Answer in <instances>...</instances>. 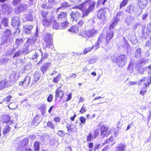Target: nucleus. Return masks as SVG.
I'll list each match as a JSON object with an SVG mask.
<instances>
[{
	"label": "nucleus",
	"instance_id": "a211bd4d",
	"mask_svg": "<svg viewBox=\"0 0 151 151\" xmlns=\"http://www.w3.org/2000/svg\"><path fill=\"white\" fill-rule=\"evenodd\" d=\"M147 0H139L138 2V5L140 8L143 9L145 8L147 4Z\"/></svg>",
	"mask_w": 151,
	"mask_h": 151
},
{
	"label": "nucleus",
	"instance_id": "c85d7f7f",
	"mask_svg": "<svg viewBox=\"0 0 151 151\" xmlns=\"http://www.w3.org/2000/svg\"><path fill=\"white\" fill-rule=\"evenodd\" d=\"M68 30L70 32L76 33L78 32L79 28L78 26L75 25L73 26L70 29H68Z\"/></svg>",
	"mask_w": 151,
	"mask_h": 151
},
{
	"label": "nucleus",
	"instance_id": "603ef678",
	"mask_svg": "<svg viewBox=\"0 0 151 151\" xmlns=\"http://www.w3.org/2000/svg\"><path fill=\"white\" fill-rule=\"evenodd\" d=\"M127 70L129 71H131L132 72L133 71V64L132 63H130L127 68Z\"/></svg>",
	"mask_w": 151,
	"mask_h": 151
},
{
	"label": "nucleus",
	"instance_id": "3c124183",
	"mask_svg": "<svg viewBox=\"0 0 151 151\" xmlns=\"http://www.w3.org/2000/svg\"><path fill=\"white\" fill-rule=\"evenodd\" d=\"M128 1L129 0H123L120 4V8L121 9L122 7L126 5Z\"/></svg>",
	"mask_w": 151,
	"mask_h": 151
},
{
	"label": "nucleus",
	"instance_id": "f03ea898",
	"mask_svg": "<svg viewBox=\"0 0 151 151\" xmlns=\"http://www.w3.org/2000/svg\"><path fill=\"white\" fill-rule=\"evenodd\" d=\"M1 40V45L5 46H6L13 41L11 32L9 29H7L5 30L4 35L2 37Z\"/></svg>",
	"mask_w": 151,
	"mask_h": 151
},
{
	"label": "nucleus",
	"instance_id": "f3484780",
	"mask_svg": "<svg viewBox=\"0 0 151 151\" xmlns=\"http://www.w3.org/2000/svg\"><path fill=\"white\" fill-rule=\"evenodd\" d=\"M143 81L144 84L146 87L148 86L151 82V76L150 77H144L139 81V82H142Z\"/></svg>",
	"mask_w": 151,
	"mask_h": 151
},
{
	"label": "nucleus",
	"instance_id": "c9c22d12",
	"mask_svg": "<svg viewBox=\"0 0 151 151\" xmlns=\"http://www.w3.org/2000/svg\"><path fill=\"white\" fill-rule=\"evenodd\" d=\"M46 43V46L47 48H52L53 47V41H45Z\"/></svg>",
	"mask_w": 151,
	"mask_h": 151
},
{
	"label": "nucleus",
	"instance_id": "5fc2aeb1",
	"mask_svg": "<svg viewBox=\"0 0 151 151\" xmlns=\"http://www.w3.org/2000/svg\"><path fill=\"white\" fill-rule=\"evenodd\" d=\"M104 39L103 37V35H101L99 37L97 42L100 45L104 41Z\"/></svg>",
	"mask_w": 151,
	"mask_h": 151
},
{
	"label": "nucleus",
	"instance_id": "49530a36",
	"mask_svg": "<svg viewBox=\"0 0 151 151\" xmlns=\"http://www.w3.org/2000/svg\"><path fill=\"white\" fill-rule=\"evenodd\" d=\"M53 28L54 29H58L60 28L58 26V24L56 21H54L52 24Z\"/></svg>",
	"mask_w": 151,
	"mask_h": 151
},
{
	"label": "nucleus",
	"instance_id": "c03bdc74",
	"mask_svg": "<svg viewBox=\"0 0 151 151\" xmlns=\"http://www.w3.org/2000/svg\"><path fill=\"white\" fill-rule=\"evenodd\" d=\"M68 23L67 22H65L63 23H61L60 24V25L61 27H60V29H63L66 28L68 25Z\"/></svg>",
	"mask_w": 151,
	"mask_h": 151
},
{
	"label": "nucleus",
	"instance_id": "864d4df0",
	"mask_svg": "<svg viewBox=\"0 0 151 151\" xmlns=\"http://www.w3.org/2000/svg\"><path fill=\"white\" fill-rule=\"evenodd\" d=\"M100 45L97 42L92 47V49H94L95 50H97L100 47Z\"/></svg>",
	"mask_w": 151,
	"mask_h": 151
},
{
	"label": "nucleus",
	"instance_id": "dca6fc26",
	"mask_svg": "<svg viewBox=\"0 0 151 151\" xmlns=\"http://www.w3.org/2000/svg\"><path fill=\"white\" fill-rule=\"evenodd\" d=\"M12 24L13 26L18 27L19 24V19L18 17H15L12 18Z\"/></svg>",
	"mask_w": 151,
	"mask_h": 151
},
{
	"label": "nucleus",
	"instance_id": "e433bc0d",
	"mask_svg": "<svg viewBox=\"0 0 151 151\" xmlns=\"http://www.w3.org/2000/svg\"><path fill=\"white\" fill-rule=\"evenodd\" d=\"M17 107V105L15 103H11L9 104V108L11 109H14Z\"/></svg>",
	"mask_w": 151,
	"mask_h": 151
},
{
	"label": "nucleus",
	"instance_id": "680f3d73",
	"mask_svg": "<svg viewBox=\"0 0 151 151\" xmlns=\"http://www.w3.org/2000/svg\"><path fill=\"white\" fill-rule=\"evenodd\" d=\"M32 67V65L30 63H29L27 65L24 66V68L27 70L30 69Z\"/></svg>",
	"mask_w": 151,
	"mask_h": 151
},
{
	"label": "nucleus",
	"instance_id": "f704fd0d",
	"mask_svg": "<svg viewBox=\"0 0 151 151\" xmlns=\"http://www.w3.org/2000/svg\"><path fill=\"white\" fill-rule=\"evenodd\" d=\"M141 50L140 48H139L137 49L135 51V57L136 58H138L141 56Z\"/></svg>",
	"mask_w": 151,
	"mask_h": 151
},
{
	"label": "nucleus",
	"instance_id": "6e6552de",
	"mask_svg": "<svg viewBox=\"0 0 151 151\" xmlns=\"http://www.w3.org/2000/svg\"><path fill=\"white\" fill-rule=\"evenodd\" d=\"M34 36L33 37H30L28 38L27 41V43L29 44L35 45L37 40V37H38V30L37 27L36 29V31L34 35Z\"/></svg>",
	"mask_w": 151,
	"mask_h": 151
},
{
	"label": "nucleus",
	"instance_id": "7ed1b4c3",
	"mask_svg": "<svg viewBox=\"0 0 151 151\" xmlns=\"http://www.w3.org/2000/svg\"><path fill=\"white\" fill-rule=\"evenodd\" d=\"M98 32V30L95 28L89 29L86 31L82 30L79 32V34L84 37L92 38L97 35Z\"/></svg>",
	"mask_w": 151,
	"mask_h": 151
},
{
	"label": "nucleus",
	"instance_id": "2eb2a0df",
	"mask_svg": "<svg viewBox=\"0 0 151 151\" xmlns=\"http://www.w3.org/2000/svg\"><path fill=\"white\" fill-rule=\"evenodd\" d=\"M109 128L106 125H104L100 128L101 135L102 137H104L106 135Z\"/></svg>",
	"mask_w": 151,
	"mask_h": 151
},
{
	"label": "nucleus",
	"instance_id": "473e14b6",
	"mask_svg": "<svg viewBox=\"0 0 151 151\" xmlns=\"http://www.w3.org/2000/svg\"><path fill=\"white\" fill-rule=\"evenodd\" d=\"M40 73L38 72H35L34 74V81L35 82H37L39 80L40 77Z\"/></svg>",
	"mask_w": 151,
	"mask_h": 151
},
{
	"label": "nucleus",
	"instance_id": "13d9d810",
	"mask_svg": "<svg viewBox=\"0 0 151 151\" xmlns=\"http://www.w3.org/2000/svg\"><path fill=\"white\" fill-rule=\"evenodd\" d=\"M113 137L111 136V137L108 139V140L105 142L103 144V145H105V144H107L108 143H109L110 142H112L113 141Z\"/></svg>",
	"mask_w": 151,
	"mask_h": 151
},
{
	"label": "nucleus",
	"instance_id": "bf43d9fd",
	"mask_svg": "<svg viewBox=\"0 0 151 151\" xmlns=\"http://www.w3.org/2000/svg\"><path fill=\"white\" fill-rule=\"evenodd\" d=\"M30 52L29 49L27 46H26L25 48L23 49V52L25 54H27Z\"/></svg>",
	"mask_w": 151,
	"mask_h": 151
},
{
	"label": "nucleus",
	"instance_id": "e2e57ef3",
	"mask_svg": "<svg viewBox=\"0 0 151 151\" xmlns=\"http://www.w3.org/2000/svg\"><path fill=\"white\" fill-rule=\"evenodd\" d=\"M42 16L43 18L46 17L48 15L47 12L45 11H42L41 12Z\"/></svg>",
	"mask_w": 151,
	"mask_h": 151
},
{
	"label": "nucleus",
	"instance_id": "79ce46f5",
	"mask_svg": "<svg viewBox=\"0 0 151 151\" xmlns=\"http://www.w3.org/2000/svg\"><path fill=\"white\" fill-rule=\"evenodd\" d=\"M94 139L93 136L91 132H89V134L87 137V141L91 142L92 139Z\"/></svg>",
	"mask_w": 151,
	"mask_h": 151
},
{
	"label": "nucleus",
	"instance_id": "0e129e2a",
	"mask_svg": "<svg viewBox=\"0 0 151 151\" xmlns=\"http://www.w3.org/2000/svg\"><path fill=\"white\" fill-rule=\"evenodd\" d=\"M53 99V96L52 94H50L47 98V100L48 102L52 101Z\"/></svg>",
	"mask_w": 151,
	"mask_h": 151
},
{
	"label": "nucleus",
	"instance_id": "1a4fd4ad",
	"mask_svg": "<svg viewBox=\"0 0 151 151\" xmlns=\"http://www.w3.org/2000/svg\"><path fill=\"white\" fill-rule=\"evenodd\" d=\"M11 85V83L9 80L4 79L1 81L0 83V90L4 89L5 88L8 87Z\"/></svg>",
	"mask_w": 151,
	"mask_h": 151
},
{
	"label": "nucleus",
	"instance_id": "412c9836",
	"mask_svg": "<svg viewBox=\"0 0 151 151\" xmlns=\"http://www.w3.org/2000/svg\"><path fill=\"white\" fill-rule=\"evenodd\" d=\"M33 28V26L31 25H27L24 27V31L26 33L30 34L31 33V29Z\"/></svg>",
	"mask_w": 151,
	"mask_h": 151
},
{
	"label": "nucleus",
	"instance_id": "f8f14e48",
	"mask_svg": "<svg viewBox=\"0 0 151 151\" xmlns=\"http://www.w3.org/2000/svg\"><path fill=\"white\" fill-rule=\"evenodd\" d=\"M114 35V32L112 31H110L107 32L105 39L106 45H108L110 41L113 37Z\"/></svg>",
	"mask_w": 151,
	"mask_h": 151
},
{
	"label": "nucleus",
	"instance_id": "0eeeda50",
	"mask_svg": "<svg viewBox=\"0 0 151 151\" xmlns=\"http://www.w3.org/2000/svg\"><path fill=\"white\" fill-rule=\"evenodd\" d=\"M28 139L27 138H24L19 142L18 145L17 149L19 151H21L24 149L27 145Z\"/></svg>",
	"mask_w": 151,
	"mask_h": 151
},
{
	"label": "nucleus",
	"instance_id": "7c9ffc66",
	"mask_svg": "<svg viewBox=\"0 0 151 151\" xmlns=\"http://www.w3.org/2000/svg\"><path fill=\"white\" fill-rule=\"evenodd\" d=\"M11 130V128L10 126L9 125L6 126L5 127L3 131L4 134L5 135L7 134L10 132Z\"/></svg>",
	"mask_w": 151,
	"mask_h": 151
},
{
	"label": "nucleus",
	"instance_id": "6e6d98bb",
	"mask_svg": "<svg viewBox=\"0 0 151 151\" xmlns=\"http://www.w3.org/2000/svg\"><path fill=\"white\" fill-rule=\"evenodd\" d=\"M60 75H58L53 79V82L55 83H58V81L60 80Z\"/></svg>",
	"mask_w": 151,
	"mask_h": 151
},
{
	"label": "nucleus",
	"instance_id": "4d7b16f0",
	"mask_svg": "<svg viewBox=\"0 0 151 151\" xmlns=\"http://www.w3.org/2000/svg\"><path fill=\"white\" fill-rule=\"evenodd\" d=\"M39 55L38 53L36 51L34 55L32 57V59H37L39 57Z\"/></svg>",
	"mask_w": 151,
	"mask_h": 151
},
{
	"label": "nucleus",
	"instance_id": "ea45409f",
	"mask_svg": "<svg viewBox=\"0 0 151 151\" xmlns=\"http://www.w3.org/2000/svg\"><path fill=\"white\" fill-rule=\"evenodd\" d=\"M40 52L42 54V57L40 62H41L43 60L47 58L48 54L46 53H42V51L41 50Z\"/></svg>",
	"mask_w": 151,
	"mask_h": 151
},
{
	"label": "nucleus",
	"instance_id": "a19ab883",
	"mask_svg": "<svg viewBox=\"0 0 151 151\" xmlns=\"http://www.w3.org/2000/svg\"><path fill=\"white\" fill-rule=\"evenodd\" d=\"M92 49H93L92 47L86 48L83 51V53L84 54H86L88 52L91 51Z\"/></svg>",
	"mask_w": 151,
	"mask_h": 151
},
{
	"label": "nucleus",
	"instance_id": "a878e982",
	"mask_svg": "<svg viewBox=\"0 0 151 151\" xmlns=\"http://www.w3.org/2000/svg\"><path fill=\"white\" fill-rule=\"evenodd\" d=\"M53 35L50 34H47L44 37V40L45 41H52V40Z\"/></svg>",
	"mask_w": 151,
	"mask_h": 151
},
{
	"label": "nucleus",
	"instance_id": "4468645a",
	"mask_svg": "<svg viewBox=\"0 0 151 151\" xmlns=\"http://www.w3.org/2000/svg\"><path fill=\"white\" fill-rule=\"evenodd\" d=\"M20 76L19 73L16 72V71H13L12 72L10 76L9 77V78L10 77L9 80L11 82L12 81H15L18 80Z\"/></svg>",
	"mask_w": 151,
	"mask_h": 151
},
{
	"label": "nucleus",
	"instance_id": "4c0bfd02",
	"mask_svg": "<svg viewBox=\"0 0 151 151\" xmlns=\"http://www.w3.org/2000/svg\"><path fill=\"white\" fill-rule=\"evenodd\" d=\"M34 148L35 151H39L40 150V145L38 142L36 141L35 142L34 145Z\"/></svg>",
	"mask_w": 151,
	"mask_h": 151
},
{
	"label": "nucleus",
	"instance_id": "2f4dec72",
	"mask_svg": "<svg viewBox=\"0 0 151 151\" xmlns=\"http://www.w3.org/2000/svg\"><path fill=\"white\" fill-rule=\"evenodd\" d=\"M2 11L3 12L5 13L7 12L8 13L9 12V7L6 4H4L2 5Z\"/></svg>",
	"mask_w": 151,
	"mask_h": 151
},
{
	"label": "nucleus",
	"instance_id": "9b49d317",
	"mask_svg": "<svg viewBox=\"0 0 151 151\" xmlns=\"http://www.w3.org/2000/svg\"><path fill=\"white\" fill-rule=\"evenodd\" d=\"M30 80V78L29 76H26L23 82H20L19 83V85L22 86L24 88H26L29 84Z\"/></svg>",
	"mask_w": 151,
	"mask_h": 151
},
{
	"label": "nucleus",
	"instance_id": "de8ad7c7",
	"mask_svg": "<svg viewBox=\"0 0 151 151\" xmlns=\"http://www.w3.org/2000/svg\"><path fill=\"white\" fill-rule=\"evenodd\" d=\"M8 19L6 18H4L2 20V24L5 27L8 25Z\"/></svg>",
	"mask_w": 151,
	"mask_h": 151
},
{
	"label": "nucleus",
	"instance_id": "8fccbe9b",
	"mask_svg": "<svg viewBox=\"0 0 151 151\" xmlns=\"http://www.w3.org/2000/svg\"><path fill=\"white\" fill-rule=\"evenodd\" d=\"M47 126L52 129L55 128V125L51 122L48 121L47 123Z\"/></svg>",
	"mask_w": 151,
	"mask_h": 151
},
{
	"label": "nucleus",
	"instance_id": "338daca9",
	"mask_svg": "<svg viewBox=\"0 0 151 151\" xmlns=\"http://www.w3.org/2000/svg\"><path fill=\"white\" fill-rule=\"evenodd\" d=\"M145 69L142 68V66H140L138 69V70L141 74L143 73Z\"/></svg>",
	"mask_w": 151,
	"mask_h": 151
},
{
	"label": "nucleus",
	"instance_id": "9d476101",
	"mask_svg": "<svg viewBox=\"0 0 151 151\" xmlns=\"http://www.w3.org/2000/svg\"><path fill=\"white\" fill-rule=\"evenodd\" d=\"M66 127L68 132L70 133H72L76 131L77 128L75 125L68 123L66 124Z\"/></svg>",
	"mask_w": 151,
	"mask_h": 151
},
{
	"label": "nucleus",
	"instance_id": "37998d69",
	"mask_svg": "<svg viewBox=\"0 0 151 151\" xmlns=\"http://www.w3.org/2000/svg\"><path fill=\"white\" fill-rule=\"evenodd\" d=\"M99 132V129H96L94 131L93 135V139H95L98 137Z\"/></svg>",
	"mask_w": 151,
	"mask_h": 151
},
{
	"label": "nucleus",
	"instance_id": "39448f33",
	"mask_svg": "<svg viewBox=\"0 0 151 151\" xmlns=\"http://www.w3.org/2000/svg\"><path fill=\"white\" fill-rule=\"evenodd\" d=\"M108 11L109 10L107 8L101 9L99 10L97 14L98 18L102 19L103 21L106 20L107 15L106 12Z\"/></svg>",
	"mask_w": 151,
	"mask_h": 151
},
{
	"label": "nucleus",
	"instance_id": "423d86ee",
	"mask_svg": "<svg viewBox=\"0 0 151 151\" xmlns=\"http://www.w3.org/2000/svg\"><path fill=\"white\" fill-rule=\"evenodd\" d=\"M122 15L123 12H117L114 20L110 25V29L114 28L118 24L120 19V17Z\"/></svg>",
	"mask_w": 151,
	"mask_h": 151
},
{
	"label": "nucleus",
	"instance_id": "09e8293b",
	"mask_svg": "<svg viewBox=\"0 0 151 151\" xmlns=\"http://www.w3.org/2000/svg\"><path fill=\"white\" fill-rule=\"evenodd\" d=\"M27 46L30 52L35 49L36 48V46L35 45L29 44Z\"/></svg>",
	"mask_w": 151,
	"mask_h": 151
},
{
	"label": "nucleus",
	"instance_id": "c756f323",
	"mask_svg": "<svg viewBox=\"0 0 151 151\" xmlns=\"http://www.w3.org/2000/svg\"><path fill=\"white\" fill-rule=\"evenodd\" d=\"M46 108V106L45 104H42L40 106L39 109L41 112L42 115H44L45 114Z\"/></svg>",
	"mask_w": 151,
	"mask_h": 151
},
{
	"label": "nucleus",
	"instance_id": "69168bd1",
	"mask_svg": "<svg viewBox=\"0 0 151 151\" xmlns=\"http://www.w3.org/2000/svg\"><path fill=\"white\" fill-rule=\"evenodd\" d=\"M79 120L82 123L84 124L86 123V119L84 117L81 116Z\"/></svg>",
	"mask_w": 151,
	"mask_h": 151
},
{
	"label": "nucleus",
	"instance_id": "20e7f679",
	"mask_svg": "<svg viewBox=\"0 0 151 151\" xmlns=\"http://www.w3.org/2000/svg\"><path fill=\"white\" fill-rule=\"evenodd\" d=\"M116 62L120 67H122L127 63V59L126 55L124 54L121 55L117 57L116 58Z\"/></svg>",
	"mask_w": 151,
	"mask_h": 151
},
{
	"label": "nucleus",
	"instance_id": "393cba45",
	"mask_svg": "<svg viewBox=\"0 0 151 151\" xmlns=\"http://www.w3.org/2000/svg\"><path fill=\"white\" fill-rule=\"evenodd\" d=\"M52 22V20L48 18L43 19L42 21V24L45 27L49 26Z\"/></svg>",
	"mask_w": 151,
	"mask_h": 151
},
{
	"label": "nucleus",
	"instance_id": "4be33fe9",
	"mask_svg": "<svg viewBox=\"0 0 151 151\" xmlns=\"http://www.w3.org/2000/svg\"><path fill=\"white\" fill-rule=\"evenodd\" d=\"M51 67L50 63H46L40 67V70L43 73L45 72L48 68Z\"/></svg>",
	"mask_w": 151,
	"mask_h": 151
},
{
	"label": "nucleus",
	"instance_id": "774afa93",
	"mask_svg": "<svg viewBox=\"0 0 151 151\" xmlns=\"http://www.w3.org/2000/svg\"><path fill=\"white\" fill-rule=\"evenodd\" d=\"M133 8V7L132 6H128L126 9V12L130 13L131 11V9H132Z\"/></svg>",
	"mask_w": 151,
	"mask_h": 151
},
{
	"label": "nucleus",
	"instance_id": "72a5a7b5",
	"mask_svg": "<svg viewBox=\"0 0 151 151\" xmlns=\"http://www.w3.org/2000/svg\"><path fill=\"white\" fill-rule=\"evenodd\" d=\"M23 43V40L21 39H16L15 44V47L14 48H17L20 45Z\"/></svg>",
	"mask_w": 151,
	"mask_h": 151
},
{
	"label": "nucleus",
	"instance_id": "cd10ccee",
	"mask_svg": "<svg viewBox=\"0 0 151 151\" xmlns=\"http://www.w3.org/2000/svg\"><path fill=\"white\" fill-rule=\"evenodd\" d=\"M32 15V12H30L28 14H24L23 17L27 20L32 21L33 20V18Z\"/></svg>",
	"mask_w": 151,
	"mask_h": 151
},
{
	"label": "nucleus",
	"instance_id": "bb28decb",
	"mask_svg": "<svg viewBox=\"0 0 151 151\" xmlns=\"http://www.w3.org/2000/svg\"><path fill=\"white\" fill-rule=\"evenodd\" d=\"M125 147V145L124 144L120 143L117 146L116 151H124Z\"/></svg>",
	"mask_w": 151,
	"mask_h": 151
},
{
	"label": "nucleus",
	"instance_id": "aec40b11",
	"mask_svg": "<svg viewBox=\"0 0 151 151\" xmlns=\"http://www.w3.org/2000/svg\"><path fill=\"white\" fill-rule=\"evenodd\" d=\"M60 87L57 89L55 92V97L57 98H61L64 94V92L62 90L60 89Z\"/></svg>",
	"mask_w": 151,
	"mask_h": 151
},
{
	"label": "nucleus",
	"instance_id": "f257e3e1",
	"mask_svg": "<svg viewBox=\"0 0 151 151\" xmlns=\"http://www.w3.org/2000/svg\"><path fill=\"white\" fill-rule=\"evenodd\" d=\"M96 5V2L94 1L91 2L89 4V6L86 8L88 6L87 2H84L81 4L77 5L73 7V9H78L75 12H70V15L71 16V19L73 22L76 23L77 24L79 27L82 26L84 23V21L82 19H80L81 17L82 18L87 16L90 12L93 11Z\"/></svg>",
	"mask_w": 151,
	"mask_h": 151
},
{
	"label": "nucleus",
	"instance_id": "b1692460",
	"mask_svg": "<svg viewBox=\"0 0 151 151\" xmlns=\"http://www.w3.org/2000/svg\"><path fill=\"white\" fill-rule=\"evenodd\" d=\"M70 6V5H69L67 2H64L61 4L60 6L57 8V11H58L60 9H64L69 7Z\"/></svg>",
	"mask_w": 151,
	"mask_h": 151
},
{
	"label": "nucleus",
	"instance_id": "ddd939ff",
	"mask_svg": "<svg viewBox=\"0 0 151 151\" xmlns=\"http://www.w3.org/2000/svg\"><path fill=\"white\" fill-rule=\"evenodd\" d=\"M27 7V5L25 4L21 3L17 8L15 9V12L17 13L25 10Z\"/></svg>",
	"mask_w": 151,
	"mask_h": 151
},
{
	"label": "nucleus",
	"instance_id": "5701e85b",
	"mask_svg": "<svg viewBox=\"0 0 151 151\" xmlns=\"http://www.w3.org/2000/svg\"><path fill=\"white\" fill-rule=\"evenodd\" d=\"M22 51L20 50H19L18 51L16 52L15 51L14 48L11 51V52L9 53V54L10 55H12L14 54L13 57V58H15L20 56L22 53Z\"/></svg>",
	"mask_w": 151,
	"mask_h": 151
},
{
	"label": "nucleus",
	"instance_id": "6ab92c4d",
	"mask_svg": "<svg viewBox=\"0 0 151 151\" xmlns=\"http://www.w3.org/2000/svg\"><path fill=\"white\" fill-rule=\"evenodd\" d=\"M41 122V118L39 115H36L34 118L32 124L35 126H37Z\"/></svg>",
	"mask_w": 151,
	"mask_h": 151
},
{
	"label": "nucleus",
	"instance_id": "a18cd8bd",
	"mask_svg": "<svg viewBox=\"0 0 151 151\" xmlns=\"http://www.w3.org/2000/svg\"><path fill=\"white\" fill-rule=\"evenodd\" d=\"M67 14L65 12H61L58 15V18L60 19H62L65 18L67 16Z\"/></svg>",
	"mask_w": 151,
	"mask_h": 151
},
{
	"label": "nucleus",
	"instance_id": "052dcab7",
	"mask_svg": "<svg viewBox=\"0 0 151 151\" xmlns=\"http://www.w3.org/2000/svg\"><path fill=\"white\" fill-rule=\"evenodd\" d=\"M10 119V116H5L4 118V121L5 122H7L9 121Z\"/></svg>",
	"mask_w": 151,
	"mask_h": 151
},
{
	"label": "nucleus",
	"instance_id": "58836bf2",
	"mask_svg": "<svg viewBox=\"0 0 151 151\" xmlns=\"http://www.w3.org/2000/svg\"><path fill=\"white\" fill-rule=\"evenodd\" d=\"M133 20V18L131 16H128L125 19L126 22L128 25H129Z\"/></svg>",
	"mask_w": 151,
	"mask_h": 151
}]
</instances>
